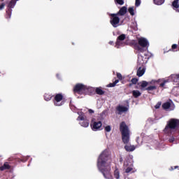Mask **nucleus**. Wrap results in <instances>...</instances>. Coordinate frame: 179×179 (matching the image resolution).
<instances>
[{
	"label": "nucleus",
	"mask_w": 179,
	"mask_h": 179,
	"mask_svg": "<svg viewBox=\"0 0 179 179\" xmlns=\"http://www.w3.org/2000/svg\"><path fill=\"white\" fill-rule=\"evenodd\" d=\"M110 164H111V157H110L108 151L104 150L98 158L97 167L105 178L111 177V166H110Z\"/></svg>",
	"instance_id": "1"
},
{
	"label": "nucleus",
	"mask_w": 179,
	"mask_h": 179,
	"mask_svg": "<svg viewBox=\"0 0 179 179\" xmlns=\"http://www.w3.org/2000/svg\"><path fill=\"white\" fill-rule=\"evenodd\" d=\"M120 131L122 134V141L124 145H128L129 143V128L125 123V122H122L120 124Z\"/></svg>",
	"instance_id": "2"
},
{
	"label": "nucleus",
	"mask_w": 179,
	"mask_h": 179,
	"mask_svg": "<svg viewBox=\"0 0 179 179\" xmlns=\"http://www.w3.org/2000/svg\"><path fill=\"white\" fill-rule=\"evenodd\" d=\"M147 62H148V59L146 57H143V56L141 55H138L137 64H138V66L139 67L136 73V75L137 76H138V78H141V76H143V75L145 74L146 69H145V67L142 69V66H145Z\"/></svg>",
	"instance_id": "3"
},
{
	"label": "nucleus",
	"mask_w": 179,
	"mask_h": 179,
	"mask_svg": "<svg viewBox=\"0 0 179 179\" xmlns=\"http://www.w3.org/2000/svg\"><path fill=\"white\" fill-rule=\"evenodd\" d=\"M139 52H145L149 48V41L141 37L138 39Z\"/></svg>",
	"instance_id": "4"
},
{
	"label": "nucleus",
	"mask_w": 179,
	"mask_h": 179,
	"mask_svg": "<svg viewBox=\"0 0 179 179\" xmlns=\"http://www.w3.org/2000/svg\"><path fill=\"white\" fill-rule=\"evenodd\" d=\"M53 103L56 107H61L65 104L64 95L61 93L56 94L53 99Z\"/></svg>",
	"instance_id": "5"
},
{
	"label": "nucleus",
	"mask_w": 179,
	"mask_h": 179,
	"mask_svg": "<svg viewBox=\"0 0 179 179\" xmlns=\"http://www.w3.org/2000/svg\"><path fill=\"white\" fill-rule=\"evenodd\" d=\"M110 23L113 26V27H118L120 26V15L117 13H110Z\"/></svg>",
	"instance_id": "6"
},
{
	"label": "nucleus",
	"mask_w": 179,
	"mask_h": 179,
	"mask_svg": "<svg viewBox=\"0 0 179 179\" xmlns=\"http://www.w3.org/2000/svg\"><path fill=\"white\" fill-rule=\"evenodd\" d=\"M73 92L74 94H86V85L78 83L74 86Z\"/></svg>",
	"instance_id": "7"
},
{
	"label": "nucleus",
	"mask_w": 179,
	"mask_h": 179,
	"mask_svg": "<svg viewBox=\"0 0 179 179\" xmlns=\"http://www.w3.org/2000/svg\"><path fill=\"white\" fill-rule=\"evenodd\" d=\"M90 127L92 129V131H100V129L101 127H103V123L101 121L98 122H92L90 124Z\"/></svg>",
	"instance_id": "8"
},
{
	"label": "nucleus",
	"mask_w": 179,
	"mask_h": 179,
	"mask_svg": "<svg viewBox=\"0 0 179 179\" xmlns=\"http://www.w3.org/2000/svg\"><path fill=\"white\" fill-rule=\"evenodd\" d=\"M126 38V36L125 34H122L121 35H120L117 38V41L115 43V47H117V48H120V47H121V45H123L124 43H122V41H124V40H125Z\"/></svg>",
	"instance_id": "9"
},
{
	"label": "nucleus",
	"mask_w": 179,
	"mask_h": 179,
	"mask_svg": "<svg viewBox=\"0 0 179 179\" xmlns=\"http://www.w3.org/2000/svg\"><path fill=\"white\" fill-rule=\"evenodd\" d=\"M77 120L78 121H83L80 122L81 127H84V128H87V127H89V120L85 119V117L80 115L78 117Z\"/></svg>",
	"instance_id": "10"
},
{
	"label": "nucleus",
	"mask_w": 179,
	"mask_h": 179,
	"mask_svg": "<svg viewBox=\"0 0 179 179\" xmlns=\"http://www.w3.org/2000/svg\"><path fill=\"white\" fill-rule=\"evenodd\" d=\"M128 110H129V108L127 106L119 105L116 107V111H117V114H119V115H121L122 113L128 112Z\"/></svg>",
	"instance_id": "11"
},
{
	"label": "nucleus",
	"mask_w": 179,
	"mask_h": 179,
	"mask_svg": "<svg viewBox=\"0 0 179 179\" xmlns=\"http://www.w3.org/2000/svg\"><path fill=\"white\" fill-rule=\"evenodd\" d=\"M85 94L93 96V94H96V90L93 87H87V86H86Z\"/></svg>",
	"instance_id": "12"
},
{
	"label": "nucleus",
	"mask_w": 179,
	"mask_h": 179,
	"mask_svg": "<svg viewBox=\"0 0 179 179\" xmlns=\"http://www.w3.org/2000/svg\"><path fill=\"white\" fill-rule=\"evenodd\" d=\"M127 8L126 6L122 7L117 13H116V15L120 16H124L127 14Z\"/></svg>",
	"instance_id": "13"
},
{
	"label": "nucleus",
	"mask_w": 179,
	"mask_h": 179,
	"mask_svg": "<svg viewBox=\"0 0 179 179\" xmlns=\"http://www.w3.org/2000/svg\"><path fill=\"white\" fill-rule=\"evenodd\" d=\"M130 45L133 47L136 51H138L139 52V44L138 42H136V41H132L130 43Z\"/></svg>",
	"instance_id": "14"
},
{
	"label": "nucleus",
	"mask_w": 179,
	"mask_h": 179,
	"mask_svg": "<svg viewBox=\"0 0 179 179\" xmlns=\"http://www.w3.org/2000/svg\"><path fill=\"white\" fill-rule=\"evenodd\" d=\"M10 169V165H9L8 162H5L3 166H0V171L9 170Z\"/></svg>",
	"instance_id": "15"
},
{
	"label": "nucleus",
	"mask_w": 179,
	"mask_h": 179,
	"mask_svg": "<svg viewBox=\"0 0 179 179\" xmlns=\"http://www.w3.org/2000/svg\"><path fill=\"white\" fill-rule=\"evenodd\" d=\"M124 149L127 152H134L136 148L135 145H124Z\"/></svg>",
	"instance_id": "16"
},
{
	"label": "nucleus",
	"mask_w": 179,
	"mask_h": 179,
	"mask_svg": "<svg viewBox=\"0 0 179 179\" xmlns=\"http://www.w3.org/2000/svg\"><path fill=\"white\" fill-rule=\"evenodd\" d=\"M172 6L176 12H179V10L177 9L179 8V4H178V0H175L172 3Z\"/></svg>",
	"instance_id": "17"
},
{
	"label": "nucleus",
	"mask_w": 179,
	"mask_h": 179,
	"mask_svg": "<svg viewBox=\"0 0 179 179\" xmlns=\"http://www.w3.org/2000/svg\"><path fill=\"white\" fill-rule=\"evenodd\" d=\"M132 94L134 99H138V97H140V96L142 95V93H141L139 90H133Z\"/></svg>",
	"instance_id": "18"
},
{
	"label": "nucleus",
	"mask_w": 179,
	"mask_h": 179,
	"mask_svg": "<svg viewBox=\"0 0 179 179\" xmlns=\"http://www.w3.org/2000/svg\"><path fill=\"white\" fill-rule=\"evenodd\" d=\"M95 93H96V94H99V96H103V94H104V93H106V92H104L103 90H101V87H96L95 89Z\"/></svg>",
	"instance_id": "19"
},
{
	"label": "nucleus",
	"mask_w": 179,
	"mask_h": 179,
	"mask_svg": "<svg viewBox=\"0 0 179 179\" xmlns=\"http://www.w3.org/2000/svg\"><path fill=\"white\" fill-rule=\"evenodd\" d=\"M171 107V103L170 102H165L162 104V108L164 110H169Z\"/></svg>",
	"instance_id": "20"
},
{
	"label": "nucleus",
	"mask_w": 179,
	"mask_h": 179,
	"mask_svg": "<svg viewBox=\"0 0 179 179\" xmlns=\"http://www.w3.org/2000/svg\"><path fill=\"white\" fill-rule=\"evenodd\" d=\"M15 5H16V0H11L8 3L9 9H12L13 8H15Z\"/></svg>",
	"instance_id": "21"
},
{
	"label": "nucleus",
	"mask_w": 179,
	"mask_h": 179,
	"mask_svg": "<svg viewBox=\"0 0 179 179\" xmlns=\"http://www.w3.org/2000/svg\"><path fill=\"white\" fill-rule=\"evenodd\" d=\"M44 99H45V101H50V100H51V99H52V95H51L50 94H45Z\"/></svg>",
	"instance_id": "22"
},
{
	"label": "nucleus",
	"mask_w": 179,
	"mask_h": 179,
	"mask_svg": "<svg viewBox=\"0 0 179 179\" xmlns=\"http://www.w3.org/2000/svg\"><path fill=\"white\" fill-rule=\"evenodd\" d=\"M11 15H12V8H8L6 10V19H10Z\"/></svg>",
	"instance_id": "23"
},
{
	"label": "nucleus",
	"mask_w": 179,
	"mask_h": 179,
	"mask_svg": "<svg viewBox=\"0 0 179 179\" xmlns=\"http://www.w3.org/2000/svg\"><path fill=\"white\" fill-rule=\"evenodd\" d=\"M128 12L130 13L131 16L135 15V10L134 9V7H129Z\"/></svg>",
	"instance_id": "24"
},
{
	"label": "nucleus",
	"mask_w": 179,
	"mask_h": 179,
	"mask_svg": "<svg viewBox=\"0 0 179 179\" xmlns=\"http://www.w3.org/2000/svg\"><path fill=\"white\" fill-rule=\"evenodd\" d=\"M120 82V80H115L113 83H109L108 85V87H115L116 86L117 83Z\"/></svg>",
	"instance_id": "25"
},
{
	"label": "nucleus",
	"mask_w": 179,
	"mask_h": 179,
	"mask_svg": "<svg viewBox=\"0 0 179 179\" xmlns=\"http://www.w3.org/2000/svg\"><path fill=\"white\" fill-rule=\"evenodd\" d=\"M157 87L155 85H151L148 87L145 90H148V92H152L153 90H156Z\"/></svg>",
	"instance_id": "26"
},
{
	"label": "nucleus",
	"mask_w": 179,
	"mask_h": 179,
	"mask_svg": "<svg viewBox=\"0 0 179 179\" xmlns=\"http://www.w3.org/2000/svg\"><path fill=\"white\" fill-rule=\"evenodd\" d=\"M140 83L141 87H142V89L146 87L149 85V83H148L147 81H142Z\"/></svg>",
	"instance_id": "27"
},
{
	"label": "nucleus",
	"mask_w": 179,
	"mask_h": 179,
	"mask_svg": "<svg viewBox=\"0 0 179 179\" xmlns=\"http://www.w3.org/2000/svg\"><path fill=\"white\" fill-rule=\"evenodd\" d=\"M155 5H163L165 0H153Z\"/></svg>",
	"instance_id": "28"
},
{
	"label": "nucleus",
	"mask_w": 179,
	"mask_h": 179,
	"mask_svg": "<svg viewBox=\"0 0 179 179\" xmlns=\"http://www.w3.org/2000/svg\"><path fill=\"white\" fill-rule=\"evenodd\" d=\"M114 176H115V178L120 179V171H118V169H116L114 171Z\"/></svg>",
	"instance_id": "29"
},
{
	"label": "nucleus",
	"mask_w": 179,
	"mask_h": 179,
	"mask_svg": "<svg viewBox=\"0 0 179 179\" xmlns=\"http://www.w3.org/2000/svg\"><path fill=\"white\" fill-rule=\"evenodd\" d=\"M178 45L177 44H173L171 46V48L169 49V51H175L176 50H177Z\"/></svg>",
	"instance_id": "30"
},
{
	"label": "nucleus",
	"mask_w": 179,
	"mask_h": 179,
	"mask_svg": "<svg viewBox=\"0 0 179 179\" xmlns=\"http://www.w3.org/2000/svg\"><path fill=\"white\" fill-rule=\"evenodd\" d=\"M115 2L118 5H124V0H115Z\"/></svg>",
	"instance_id": "31"
},
{
	"label": "nucleus",
	"mask_w": 179,
	"mask_h": 179,
	"mask_svg": "<svg viewBox=\"0 0 179 179\" xmlns=\"http://www.w3.org/2000/svg\"><path fill=\"white\" fill-rule=\"evenodd\" d=\"M131 82L133 85H136L138 83V78H134L131 80Z\"/></svg>",
	"instance_id": "32"
},
{
	"label": "nucleus",
	"mask_w": 179,
	"mask_h": 179,
	"mask_svg": "<svg viewBox=\"0 0 179 179\" xmlns=\"http://www.w3.org/2000/svg\"><path fill=\"white\" fill-rule=\"evenodd\" d=\"M117 78H118L117 80H122V75L121 73H117Z\"/></svg>",
	"instance_id": "33"
},
{
	"label": "nucleus",
	"mask_w": 179,
	"mask_h": 179,
	"mask_svg": "<svg viewBox=\"0 0 179 179\" xmlns=\"http://www.w3.org/2000/svg\"><path fill=\"white\" fill-rule=\"evenodd\" d=\"M167 82H169V80H164L161 84H160V87H164L165 85L167 83Z\"/></svg>",
	"instance_id": "34"
},
{
	"label": "nucleus",
	"mask_w": 179,
	"mask_h": 179,
	"mask_svg": "<svg viewBox=\"0 0 179 179\" xmlns=\"http://www.w3.org/2000/svg\"><path fill=\"white\" fill-rule=\"evenodd\" d=\"M105 131L106 132H110L111 131V126L108 125L105 127Z\"/></svg>",
	"instance_id": "35"
},
{
	"label": "nucleus",
	"mask_w": 179,
	"mask_h": 179,
	"mask_svg": "<svg viewBox=\"0 0 179 179\" xmlns=\"http://www.w3.org/2000/svg\"><path fill=\"white\" fill-rule=\"evenodd\" d=\"M141 5V0H136L135 6H140Z\"/></svg>",
	"instance_id": "36"
},
{
	"label": "nucleus",
	"mask_w": 179,
	"mask_h": 179,
	"mask_svg": "<svg viewBox=\"0 0 179 179\" xmlns=\"http://www.w3.org/2000/svg\"><path fill=\"white\" fill-rule=\"evenodd\" d=\"M162 106V103H159V102H158V103L155 105V108L157 110L158 108H160V106Z\"/></svg>",
	"instance_id": "37"
},
{
	"label": "nucleus",
	"mask_w": 179,
	"mask_h": 179,
	"mask_svg": "<svg viewBox=\"0 0 179 179\" xmlns=\"http://www.w3.org/2000/svg\"><path fill=\"white\" fill-rule=\"evenodd\" d=\"M131 170H132V168L128 167L127 169H126L125 173H131Z\"/></svg>",
	"instance_id": "38"
},
{
	"label": "nucleus",
	"mask_w": 179,
	"mask_h": 179,
	"mask_svg": "<svg viewBox=\"0 0 179 179\" xmlns=\"http://www.w3.org/2000/svg\"><path fill=\"white\" fill-rule=\"evenodd\" d=\"M174 141H176V138L173 136L169 138L170 143H173V142H174Z\"/></svg>",
	"instance_id": "39"
},
{
	"label": "nucleus",
	"mask_w": 179,
	"mask_h": 179,
	"mask_svg": "<svg viewBox=\"0 0 179 179\" xmlns=\"http://www.w3.org/2000/svg\"><path fill=\"white\" fill-rule=\"evenodd\" d=\"M3 8H5V3H2L0 5V10H2V9H3Z\"/></svg>",
	"instance_id": "40"
},
{
	"label": "nucleus",
	"mask_w": 179,
	"mask_h": 179,
	"mask_svg": "<svg viewBox=\"0 0 179 179\" xmlns=\"http://www.w3.org/2000/svg\"><path fill=\"white\" fill-rule=\"evenodd\" d=\"M173 78H176V79H178V80H179V74L173 75Z\"/></svg>",
	"instance_id": "41"
},
{
	"label": "nucleus",
	"mask_w": 179,
	"mask_h": 179,
	"mask_svg": "<svg viewBox=\"0 0 179 179\" xmlns=\"http://www.w3.org/2000/svg\"><path fill=\"white\" fill-rule=\"evenodd\" d=\"M88 112L90 114H94V110H92V109H89Z\"/></svg>",
	"instance_id": "42"
},
{
	"label": "nucleus",
	"mask_w": 179,
	"mask_h": 179,
	"mask_svg": "<svg viewBox=\"0 0 179 179\" xmlns=\"http://www.w3.org/2000/svg\"><path fill=\"white\" fill-rule=\"evenodd\" d=\"M178 166H175L174 167H171V170H176V169H178Z\"/></svg>",
	"instance_id": "43"
},
{
	"label": "nucleus",
	"mask_w": 179,
	"mask_h": 179,
	"mask_svg": "<svg viewBox=\"0 0 179 179\" xmlns=\"http://www.w3.org/2000/svg\"><path fill=\"white\" fill-rule=\"evenodd\" d=\"M109 44L110 45H114V41H109Z\"/></svg>",
	"instance_id": "44"
},
{
	"label": "nucleus",
	"mask_w": 179,
	"mask_h": 179,
	"mask_svg": "<svg viewBox=\"0 0 179 179\" xmlns=\"http://www.w3.org/2000/svg\"><path fill=\"white\" fill-rule=\"evenodd\" d=\"M132 85H134V84H132V83H129V87H132Z\"/></svg>",
	"instance_id": "45"
},
{
	"label": "nucleus",
	"mask_w": 179,
	"mask_h": 179,
	"mask_svg": "<svg viewBox=\"0 0 179 179\" xmlns=\"http://www.w3.org/2000/svg\"><path fill=\"white\" fill-rule=\"evenodd\" d=\"M136 89H138V86L136 87Z\"/></svg>",
	"instance_id": "46"
},
{
	"label": "nucleus",
	"mask_w": 179,
	"mask_h": 179,
	"mask_svg": "<svg viewBox=\"0 0 179 179\" xmlns=\"http://www.w3.org/2000/svg\"><path fill=\"white\" fill-rule=\"evenodd\" d=\"M15 1H19V0H15Z\"/></svg>",
	"instance_id": "47"
}]
</instances>
